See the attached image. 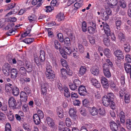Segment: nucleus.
Returning a JSON list of instances; mask_svg holds the SVG:
<instances>
[{
  "mask_svg": "<svg viewBox=\"0 0 131 131\" xmlns=\"http://www.w3.org/2000/svg\"><path fill=\"white\" fill-rule=\"evenodd\" d=\"M106 10H104L103 9H101V13L102 14V16L103 19L105 20H108V15L112 14V12L109 8L105 7Z\"/></svg>",
  "mask_w": 131,
  "mask_h": 131,
  "instance_id": "f257e3e1",
  "label": "nucleus"
},
{
  "mask_svg": "<svg viewBox=\"0 0 131 131\" xmlns=\"http://www.w3.org/2000/svg\"><path fill=\"white\" fill-rule=\"evenodd\" d=\"M114 54L117 58L116 63L117 64H120L121 63V60L123 59L124 56L122 52L120 50H117L114 52Z\"/></svg>",
  "mask_w": 131,
  "mask_h": 131,
  "instance_id": "f03ea898",
  "label": "nucleus"
},
{
  "mask_svg": "<svg viewBox=\"0 0 131 131\" xmlns=\"http://www.w3.org/2000/svg\"><path fill=\"white\" fill-rule=\"evenodd\" d=\"M103 71L105 76L107 78L110 77L111 74L109 70V65L107 63H105L103 64Z\"/></svg>",
  "mask_w": 131,
  "mask_h": 131,
  "instance_id": "7ed1b4c3",
  "label": "nucleus"
},
{
  "mask_svg": "<svg viewBox=\"0 0 131 131\" xmlns=\"http://www.w3.org/2000/svg\"><path fill=\"white\" fill-rule=\"evenodd\" d=\"M100 27L101 28L103 27L104 32L107 36L110 35V30L109 26L107 23L102 22V24L100 25Z\"/></svg>",
  "mask_w": 131,
  "mask_h": 131,
  "instance_id": "20e7f679",
  "label": "nucleus"
},
{
  "mask_svg": "<svg viewBox=\"0 0 131 131\" xmlns=\"http://www.w3.org/2000/svg\"><path fill=\"white\" fill-rule=\"evenodd\" d=\"M10 65L8 63L5 64L4 65L2 69L3 73L6 76H8L10 75Z\"/></svg>",
  "mask_w": 131,
  "mask_h": 131,
  "instance_id": "39448f33",
  "label": "nucleus"
},
{
  "mask_svg": "<svg viewBox=\"0 0 131 131\" xmlns=\"http://www.w3.org/2000/svg\"><path fill=\"white\" fill-rule=\"evenodd\" d=\"M8 103L9 106L11 108H15L17 105L16 101L15 98L13 97L9 98Z\"/></svg>",
  "mask_w": 131,
  "mask_h": 131,
  "instance_id": "423d86ee",
  "label": "nucleus"
},
{
  "mask_svg": "<svg viewBox=\"0 0 131 131\" xmlns=\"http://www.w3.org/2000/svg\"><path fill=\"white\" fill-rule=\"evenodd\" d=\"M78 91L80 95L81 96H85L87 93L85 87L84 86L81 85L79 88Z\"/></svg>",
  "mask_w": 131,
  "mask_h": 131,
  "instance_id": "0eeeda50",
  "label": "nucleus"
},
{
  "mask_svg": "<svg viewBox=\"0 0 131 131\" xmlns=\"http://www.w3.org/2000/svg\"><path fill=\"white\" fill-rule=\"evenodd\" d=\"M106 3L107 6L112 8L116 6L118 2L116 0H107Z\"/></svg>",
  "mask_w": 131,
  "mask_h": 131,
  "instance_id": "6e6552de",
  "label": "nucleus"
},
{
  "mask_svg": "<svg viewBox=\"0 0 131 131\" xmlns=\"http://www.w3.org/2000/svg\"><path fill=\"white\" fill-rule=\"evenodd\" d=\"M47 83H42L41 84L42 94L43 95H46L47 92L46 87L48 85Z\"/></svg>",
  "mask_w": 131,
  "mask_h": 131,
  "instance_id": "1a4fd4ad",
  "label": "nucleus"
},
{
  "mask_svg": "<svg viewBox=\"0 0 131 131\" xmlns=\"http://www.w3.org/2000/svg\"><path fill=\"white\" fill-rule=\"evenodd\" d=\"M102 101L103 104L106 107L108 106L111 102L112 101L110 99L107 98L106 95L103 96L102 98Z\"/></svg>",
  "mask_w": 131,
  "mask_h": 131,
  "instance_id": "9d476101",
  "label": "nucleus"
},
{
  "mask_svg": "<svg viewBox=\"0 0 131 131\" xmlns=\"http://www.w3.org/2000/svg\"><path fill=\"white\" fill-rule=\"evenodd\" d=\"M69 113L70 116L72 119L74 120L76 119L77 116L75 109L73 108H70L69 110Z\"/></svg>",
  "mask_w": 131,
  "mask_h": 131,
  "instance_id": "9b49d317",
  "label": "nucleus"
},
{
  "mask_svg": "<svg viewBox=\"0 0 131 131\" xmlns=\"http://www.w3.org/2000/svg\"><path fill=\"white\" fill-rule=\"evenodd\" d=\"M10 73L11 78L15 79L17 77L18 71L16 69L13 68L10 70Z\"/></svg>",
  "mask_w": 131,
  "mask_h": 131,
  "instance_id": "f8f14e48",
  "label": "nucleus"
},
{
  "mask_svg": "<svg viewBox=\"0 0 131 131\" xmlns=\"http://www.w3.org/2000/svg\"><path fill=\"white\" fill-rule=\"evenodd\" d=\"M19 7L18 6H15L12 11L7 13L6 15V16H8L12 14H15L18 12Z\"/></svg>",
  "mask_w": 131,
  "mask_h": 131,
  "instance_id": "ddd939ff",
  "label": "nucleus"
},
{
  "mask_svg": "<svg viewBox=\"0 0 131 131\" xmlns=\"http://www.w3.org/2000/svg\"><path fill=\"white\" fill-rule=\"evenodd\" d=\"M12 92L15 96H17L19 94V90L18 88L16 86H13L12 88Z\"/></svg>",
  "mask_w": 131,
  "mask_h": 131,
  "instance_id": "4468645a",
  "label": "nucleus"
},
{
  "mask_svg": "<svg viewBox=\"0 0 131 131\" xmlns=\"http://www.w3.org/2000/svg\"><path fill=\"white\" fill-rule=\"evenodd\" d=\"M110 124L111 129L113 131H116L118 129V126L114 122H111Z\"/></svg>",
  "mask_w": 131,
  "mask_h": 131,
  "instance_id": "2eb2a0df",
  "label": "nucleus"
},
{
  "mask_svg": "<svg viewBox=\"0 0 131 131\" xmlns=\"http://www.w3.org/2000/svg\"><path fill=\"white\" fill-rule=\"evenodd\" d=\"M89 110L91 114L93 116L96 115L98 114V111L95 107L89 108Z\"/></svg>",
  "mask_w": 131,
  "mask_h": 131,
  "instance_id": "dca6fc26",
  "label": "nucleus"
},
{
  "mask_svg": "<svg viewBox=\"0 0 131 131\" xmlns=\"http://www.w3.org/2000/svg\"><path fill=\"white\" fill-rule=\"evenodd\" d=\"M46 78L51 81H53L54 79L55 78V74L52 73H49L46 74Z\"/></svg>",
  "mask_w": 131,
  "mask_h": 131,
  "instance_id": "f3484780",
  "label": "nucleus"
},
{
  "mask_svg": "<svg viewBox=\"0 0 131 131\" xmlns=\"http://www.w3.org/2000/svg\"><path fill=\"white\" fill-rule=\"evenodd\" d=\"M91 72L92 74L95 75H97L99 72V70L96 67H93L91 68Z\"/></svg>",
  "mask_w": 131,
  "mask_h": 131,
  "instance_id": "a211bd4d",
  "label": "nucleus"
},
{
  "mask_svg": "<svg viewBox=\"0 0 131 131\" xmlns=\"http://www.w3.org/2000/svg\"><path fill=\"white\" fill-rule=\"evenodd\" d=\"M91 82L93 85L96 88H99L101 85L100 83L97 80L94 78H92L91 80Z\"/></svg>",
  "mask_w": 131,
  "mask_h": 131,
  "instance_id": "6ab92c4d",
  "label": "nucleus"
},
{
  "mask_svg": "<svg viewBox=\"0 0 131 131\" xmlns=\"http://www.w3.org/2000/svg\"><path fill=\"white\" fill-rule=\"evenodd\" d=\"M33 118L34 119V122L36 125H38L40 124L41 122L40 119H41L37 115V114H35L34 115Z\"/></svg>",
  "mask_w": 131,
  "mask_h": 131,
  "instance_id": "aec40b11",
  "label": "nucleus"
},
{
  "mask_svg": "<svg viewBox=\"0 0 131 131\" xmlns=\"http://www.w3.org/2000/svg\"><path fill=\"white\" fill-rule=\"evenodd\" d=\"M32 61L36 63L38 66L40 65V62L38 57L36 54H35L32 58Z\"/></svg>",
  "mask_w": 131,
  "mask_h": 131,
  "instance_id": "412c9836",
  "label": "nucleus"
},
{
  "mask_svg": "<svg viewBox=\"0 0 131 131\" xmlns=\"http://www.w3.org/2000/svg\"><path fill=\"white\" fill-rule=\"evenodd\" d=\"M48 125L50 127H53L54 125V121L51 118L48 117L46 119Z\"/></svg>",
  "mask_w": 131,
  "mask_h": 131,
  "instance_id": "4be33fe9",
  "label": "nucleus"
},
{
  "mask_svg": "<svg viewBox=\"0 0 131 131\" xmlns=\"http://www.w3.org/2000/svg\"><path fill=\"white\" fill-rule=\"evenodd\" d=\"M52 67L48 63H47L46 65V71L45 74L49 73H52L53 71L52 70Z\"/></svg>",
  "mask_w": 131,
  "mask_h": 131,
  "instance_id": "5701e85b",
  "label": "nucleus"
},
{
  "mask_svg": "<svg viewBox=\"0 0 131 131\" xmlns=\"http://www.w3.org/2000/svg\"><path fill=\"white\" fill-rule=\"evenodd\" d=\"M62 78L66 79L67 78V71L64 68L61 69L60 70Z\"/></svg>",
  "mask_w": 131,
  "mask_h": 131,
  "instance_id": "b1692460",
  "label": "nucleus"
},
{
  "mask_svg": "<svg viewBox=\"0 0 131 131\" xmlns=\"http://www.w3.org/2000/svg\"><path fill=\"white\" fill-rule=\"evenodd\" d=\"M119 114L121 122V123L124 124L125 122V119L124 113L123 111H121L119 113Z\"/></svg>",
  "mask_w": 131,
  "mask_h": 131,
  "instance_id": "393cba45",
  "label": "nucleus"
},
{
  "mask_svg": "<svg viewBox=\"0 0 131 131\" xmlns=\"http://www.w3.org/2000/svg\"><path fill=\"white\" fill-rule=\"evenodd\" d=\"M101 82L102 84L104 87L108 86V82L107 79L104 77H102L101 78Z\"/></svg>",
  "mask_w": 131,
  "mask_h": 131,
  "instance_id": "a878e982",
  "label": "nucleus"
},
{
  "mask_svg": "<svg viewBox=\"0 0 131 131\" xmlns=\"http://www.w3.org/2000/svg\"><path fill=\"white\" fill-rule=\"evenodd\" d=\"M87 71V69L85 66H81L80 69L79 73L81 75L85 74Z\"/></svg>",
  "mask_w": 131,
  "mask_h": 131,
  "instance_id": "bb28decb",
  "label": "nucleus"
},
{
  "mask_svg": "<svg viewBox=\"0 0 131 131\" xmlns=\"http://www.w3.org/2000/svg\"><path fill=\"white\" fill-rule=\"evenodd\" d=\"M56 18L58 21H59L63 20L64 18V14L62 13H60L57 15Z\"/></svg>",
  "mask_w": 131,
  "mask_h": 131,
  "instance_id": "cd10ccee",
  "label": "nucleus"
},
{
  "mask_svg": "<svg viewBox=\"0 0 131 131\" xmlns=\"http://www.w3.org/2000/svg\"><path fill=\"white\" fill-rule=\"evenodd\" d=\"M124 67L125 71L126 72L128 73H130L131 70V66L130 65L127 63L124 64Z\"/></svg>",
  "mask_w": 131,
  "mask_h": 131,
  "instance_id": "c85d7f7f",
  "label": "nucleus"
},
{
  "mask_svg": "<svg viewBox=\"0 0 131 131\" xmlns=\"http://www.w3.org/2000/svg\"><path fill=\"white\" fill-rule=\"evenodd\" d=\"M104 53L105 56L108 58H110L111 57V51L110 49L106 48L104 50Z\"/></svg>",
  "mask_w": 131,
  "mask_h": 131,
  "instance_id": "c756f323",
  "label": "nucleus"
},
{
  "mask_svg": "<svg viewBox=\"0 0 131 131\" xmlns=\"http://www.w3.org/2000/svg\"><path fill=\"white\" fill-rule=\"evenodd\" d=\"M57 113L59 118H61L63 117V111L62 109H58L57 110Z\"/></svg>",
  "mask_w": 131,
  "mask_h": 131,
  "instance_id": "7c9ffc66",
  "label": "nucleus"
},
{
  "mask_svg": "<svg viewBox=\"0 0 131 131\" xmlns=\"http://www.w3.org/2000/svg\"><path fill=\"white\" fill-rule=\"evenodd\" d=\"M40 59L41 62H43L45 60V53L43 50H41L40 51Z\"/></svg>",
  "mask_w": 131,
  "mask_h": 131,
  "instance_id": "2f4dec72",
  "label": "nucleus"
},
{
  "mask_svg": "<svg viewBox=\"0 0 131 131\" xmlns=\"http://www.w3.org/2000/svg\"><path fill=\"white\" fill-rule=\"evenodd\" d=\"M19 72L21 75L25 76L27 75L26 70L23 67H21L19 69Z\"/></svg>",
  "mask_w": 131,
  "mask_h": 131,
  "instance_id": "473e14b6",
  "label": "nucleus"
},
{
  "mask_svg": "<svg viewBox=\"0 0 131 131\" xmlns=\"http://www.w3.org/2000/svg\"><path fill=\"white\" fill-rule=\"evenodd\" d=\"M34 40V38H28L24 39L23 41L27 44H30Z\"/></svg>",
  "mask_w": 131,
  "mask_h": 131,
  "instance_id": "72a5a7b5",
  "label": "nucleus"
},
{
  "mask_svg": "<svg viewBox=\"0 0 131 131\" xmlns=\"http://www.w3.org/2000/svg\"><path fill=\"white\" fill-rule=\"evenodd\" d=\"M64 95L67 97H69L70 96V93L69 91V89L67 87H65L64 88Z\"/></svg>",
  "mask_w": 131,
  "mask_h": 131,
  "instance_id": "f704fd0d",
  "label": "nucleus"
},
{
  "mask_svg": "<svg viewBox=\"0 0 131 131\" xmlns=\"http://www.w3.org/2000/svg\"><path fill=\"white\" fill-rule=\"evenodd\" d=\"M88 30L90 34H93L95 32V27L91 26L89 27L88 28Z\"/></svg>",
  "mask_w": 131,
  "mask_h": 131,
  "instance_id": "c9c22d12",
  "label": "nucleus"
},
{
  "mask_svg": "<svg viewBox=\"0 0 131 131\" xmlns=\"http://www.w3.org/2000/svg\"><path fill=\"white\" fill-rule=\"evenodd\" d=\"M23 128L27 131H31V127L30 126L26 123H24L23 124Z\"/></svg>",
  "mask_w": 131,
  "mask_h": 131,
  "instance_id": "e433bc0d",
  "label": "nucleus"
},
{
  "mask_svg": "<svg viewBox=\"0 0 131 131\" xmlns=\"http://www.w3.org/2000/svg\"><path fill=\"white\" fill-rule=\"evenodd\" d=\"M118 38L119 39L123 41H125V36L122 32H119L118 34Z\"/></svg>",
  "mask_w": 131,
  "mask_h": 131,
  "instance_id": "4c0bfd02",
  "label": "nucleus"
},
{
  "mask_svg": "<svg viewBox=\"0 0 131 131\" xmlns=\"http://www.w3.org/2000/svg\"><path fill=\"white\" fill-rule=\"evenodd\" d=\"M110 86L113 90L117 91L118 89V88L116 86L115 84L113 81L111 82L110 84Z\"/></svg>",
  "mask_w": 131,
  "mask_h": 131,
  "instance_id": "58836bf2",
  "label": "nucleus"
},
{
  "mask_svg": "<svg viewBox=\"0 0 131 131\" xmlns=\"http://www.w3.org/2000/svg\"><path fill=\"white\" fill-rule=\"evenodd\" d=\"M28 19L30 22H33L34 21L36 20V16L34 15H32L28 16Z\"/></svg>",
  "mask_w": 131,
  "mask_h": 131,
  "instance_id": "ea45409f",
  "label": "nucleus"
},
{
  "mask_svg": "<svg viewBox=\"0 0 131 131\" xmlns=\"http://www.w3.org/2000/svg\"><path fill=\"white\" fill-rule=\"evenodd\" d=\"M126 127L129 130L131 129V120L128 119L126 120Z\"/></svg>",
  "mask_w": 131,
  "mask_h": 131,
  "instance_id": "a19ab883",
  "label": "nucleus"
},
{
  "mask_svg": "<svg viewBox=\"0 0 131 131\" xmlns=\"http://www.w3.org/2000/svg\"><path fill=\"white\" fill-rule=\"evenodd\" d=\"M82 30L84 32L87 31V23L85 21H83L82 24Z\"/></svg>",
  "mask_w": 131,
  "mask_h": 131,
  "instance_id": "79ce46f5",
  "label": "nucleus"
},
{
  "mask_svg": "<svg viewBox=\"0 0 131 131\" xmlns=\"http://www.w3.org/2000/svg\"><path fill=\"white\" fill-rule=\"evenodd\" d=\"M58 39L60 42H63L64 41V39L62 34L61 33L58 34L57 35Z\"/></svg>",
  "mask_w": 131,
  "mask_h": 131,
  "instance_id": "37998d69",
  "label": "nucleus"
},
{
  "mask_svg": "<svg viewBox=\"0 0 131 131\" xmlns=\"http://www.w3.org/2000/svg\"><path fill=\"white\" fill-rule=\"evenodd\" d=\"M31 30L30 29L29 31H27L26 32L22 34L21 35V37L20 38V39H21L23 38H24L25 37L28 36H30L29 34Z\"/></svg>",
  "mask_w": 131,
  "mask_h": 131,
  "instance_id": "c03bdc74",
  "label": "nucleus"
},
{
  "mask_svg": "<svg viewBox=\"0 0 131 131\" xmlns=\"http://www.w3.org/2000/svg\"><path fill=\"white\" fill-rule=\"evenodd\" d=\"M104 44L106 46L108 47L110 45L109 39L107 38H105L103 39Z\"/></svg>",
  "mask_w": 131,
  "mask_h": 131,
  "instance_id": "a18cd8bd",
  "label": "nucleus"
},
{
  "mask_svg": "<svg viewBox=\"0 0 131 131\" xmlns=\"http://www.w3.org/2000/svg\"><path fill=\"white\" fill-rule=\"evenodd\" d=\"M107 97L109 99H110V100L113 101V99L115 97L114 94L112 93H109L107 94V95H106Z\"/></svg>",
  "mask_w": 131,
  "mask_h": 131,
  "instance_id": "49530a36",
  "label": "nucleus"
},
{
  "mask_svg": "<svg viewBox=\"0 0 131 131\" xmlns=\"http://www.w3.org/2000/svg\"><path fill=\"white\" fill-rule=\"evenodd\" d=\"M65 123L66 126L68 127H70L72 124L71 119L70 118L67 117L66 118Z\"/></svg>",
  "mask_w": 131,
  "mask_h": 131,
  "instance_id": "de8ad7c7",
  "label": "nucleus"
},
{
  "mask_svg": "<svg viewBox=\"0 0 131 131\" xmlns=\"http://www.w3.org/2000/svg\"><path fill=\"white\" fill-rule=\"evenodd\" d=\"M54 47L57 49H60L61 47V46L60 44L58 41L57 40H55L54 41Z\"/></svg>",
  "mask_w": 131,
  "mask_h": 131,
  "instance_id": "09e8293b",
  "label": "nucleus"
},
{
  "mask_svg": "<svg viewBox=\"0 0 131 131\" xmlns=\"http://www.w3.org/2000/svg\"><path fill=\"white\" fill-rule=\"evenodd\" d=\"M39 117L41 119H42L44 116V114L43 112L40 110H38L37 114Z\"/></svg>",
  "mask_w": 131,
  "mask_h": 131,
  "instance_id": "8fccbe9b",
  "label": "nucleus"
},
{
  "mask_svg": "<svg viewBox=\"0 0 131 131\" xmlns=\"http://www.w3.org/2000/svg\"><path fill=\"white\" fill-rule=\"evenodd\" d=\"M124 100L126 103H128L130 100V95L129 94L126 93L124 96Z\"/></svg>",
  "mask_w": 131,
  "mask_h": 131,
  "instance_id": "3c124183",
  "label": "nucleus"
},
{
  "mask_svg": "<svg viewBox=\"0 0 131 131\" xmlns=\"http://www.w3.org/2000/svg\"><path fill=\"white\" fill-rule=\"evenodd\" d=\"M94 96L95 99H100L101 98V95L100 92L98 91H95L94 94Z\"/></svg>",
  "mask_w": 131,
  "mask_h": 131,
  "instance_id": "603ef678",
  "label": "nucleus"
},
{
  "mask_svg": "<svg viewBox=\"0 0 131 131\" xmlns=\"http://www.w3.org/2000/svg\"><path fill=\"white\" fill-rule=\"evenodd\" d=\"M78 49L80 52L83 53L84 50V49L83 46L81 44H79L78 45Z\"/></svg>",
  "mask_w": 131,
  "mask_h": 131,
  "instance_id": "864d4df0",
  "label": "nucleus"
},
{
  "mask_svg": "<svg viewBox=\"0 0 131 131\" xmlns=\"http://www.w3.org/2000/svg\"><path fill=\"white\" fill-rule=\"evenodd\" d=\"M62 66L64 67L67 68L68 66L67 62L65 60L63 59H61L60 60Z\"/></svg>",
  "mask_w": 131,
  "mask_h": 131,
  "instance_id": "5fc2aeb1",
  "label": "nucleus"
},
{
  "mask_svg": "<svg viewBox=\"0 0 131 131\" xmlns=\"http://www.w3.org/2000/svg\"><path fill=\"white\" fill-rule=\"evenodd\" d=\"M12 85L11 84L8 83L5 86L6 90L7 92L9 91L12 87Z\"/></svg>",
  "mask_w": 131,
  "mask_h": 131,
  "instance_id": "6e6d98bb",
  "label": "nucleus"
},
{
  "mask_svg": "<svg viewBox=\"0 0 131 131\" xmlns=\"http://www.w3.org/2000/svg\"><path fill=\"white\" fill-rule=\"evenodd\" d=\"M65 48H64V52L68 54H70L71 53V48L70 47H65Z\"/></svg>",
  "mask_w": 131,
  "mask_h": 131,
  "instance_id": "4d7b16f0",
  "label": "nucleus"
},
{
  "mask_svg": "<svg viewBox=\"0 0 131 131\" xmlns=\"http://www.w3.org/2000/svg\"><path fill=\"white\" fill-rule=\"evenodd\" d=\"M69 85L70 89L72 90H74L77 88V86L74 83L73 84L70 83Z\"/></svg>",
  "mask_w": 131,
  "mask_h": 131,
  "instance_id": "13d9d810",
  "label": "nucleus"
},
{
  "mask_svg": "<svg viewBox=\"0 0 131 131\" xmlns=\"http://www.w3.org/2000/svg\"><path fill=\"white\" fill-rule=\"evenodd\" d=\"M22 109L23 111L26 112L29 110V107L27 104H25L23 105L22 107Z\"/></svg>",
  "mask_w": 131,
  "mask_h": 131,
  "instance_id": "bf43d9fd",
  "label": "nucleus"
},
{
  "mask_svg": "<svg viewBox=\"0 0 131 131\" xmlns=\"http://www.w3.org/2000/svg\"><path fill=\"white\" fill-rule=\"evenodd\" d=\"M73 56L74 58L78 59L79 58V54L76 51L74 50L73 51Z\"/></svg>",
  "mask_w": 131,
  "mask_h": 131,
  "instance_id": "052dcab7",
  "label": "nucleus"
},
{
  "mask_svg": "<svg viewBox=\"0 0 131 131\" xmlns=\"http://www.w3.org/2000/svg\"><path fill=\"white\" fill-rule=\"evenodd\" d=\"M125 60L128 63L131 62V58L130 54H127L125 56Z\"/></svg>",
  "mask_w": 131,
  "mask_h": 131,
  "instance_id": "680f3d73",
  "label": "nucleus"
},
{
  "mask_svg": "<svg viewBox=\"0 0 131 131\" xmlns=\"http://www.w3.org/2000/svg\"><path fill=\"white\" fill-rule=\"evenodd\" d=\"M82 102L83 105L85 106L88 107L89 105V102L88 99H85Z\"/></svg>",
  "mask_w": 131,
  "mask_h": 131,
  "instance_id": "e2e57ef3",
  "label": "nucleus"
},
{
  "mask_svg": "<svg viewBox=\"0 0 131 131\" xmlns=\"http://www.w3.org/2000/svg\"><path fill=\"white\" fill-rule=\"evenodd\" d=\"M125 51L127 52H129L130 49V46L129 44H127L125 45L124 47Z\"/></svg>",
  "mask_w": 131,
  "mask_h": 131,
  "instance_id": "0e129e2a",
  "label": "nucleus"
},
{
  "mask_svg": "<svg viewBox=\"0 0 131 131\" xmlns=\"http://www.w3.org/2000/svg\"><path fill=\"white\" fill-rule=\"evenodd\" d=\"M8 61L10 63H13L14 64H16L17 62L15 58L10 59H8Z\"/></svg>",
  "mask_w": 131,
  "mask_h": 131,
  "instance_id": "69168bd1",
  "label": "nucleus"
},
{
  "mask_svg": "<svg viewBox=\"0 0 131 131\" xmlns=\"http://www.w3.org/2000/svg\"><path fill=\"white\" fill-rule=\"evenodd\" d=\"M55 85L60 91H61L62 90V85L60 82L56 83Z\"/></svg>",
  "mask_w": 131,
  "mask_h": 131,
  "instance_id": "338daca9",
  "label": "nucleus"
},
{
  "mask_svg": "<svg viewBox=\"0 0 131 131\" xmlns=\"http://www.w3.org/2000/svg\"><path fill=\"white\" fill-rule=\"evenodd\" d=\"M35 101L36 105L37 106H40L42 103L41 101L40 100L36 99Z\"/></svg>",
  "mask_w": 131,
  "mask_h": 131,
  "instance_id": "774afa93",
  "label": "nucleus"
}]
</instances>
